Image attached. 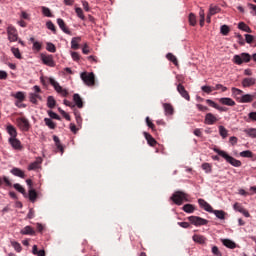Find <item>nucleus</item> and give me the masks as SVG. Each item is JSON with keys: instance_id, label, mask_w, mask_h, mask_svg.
<instances>
[{"instance_id": "44", "label": "nucleus", "mask_w": 256, "mask_h": 256, "mask_svg": "<svg viewBox=\"0 0 256 256\" xmlns=\"http://www.w3.org/2000/svg\"><path fill=\"white\" fill-rule=\"evenodd\" d=\"M53 141L55 142L57 149L63 153V145H61V140H59V137L53 136Z\"/></svg>"}, {"instance_id": "57", "label": "nucleus", "mask_w": 256, "mask_h": 256, "mask_svg": "<svg viewBox=\"0 0 256 256\" xmlns=\"http://www.w3.org/2000/svg\"><path fill=\"white\" fill-rule=\"evenodd\" d=\"M220 31H221L222 35H229V31H230L229 26H227V25L221 26Z\"/></svg>"}, {"instance_id": "5", "label": "nucleus", "mask_w": 256, "mask_h": 256, "mask_svg": "<svg viewBox=\"0 0 256 256\" xmlns=\"http://www.w3.org/2000/svg\"><path fill=\"white\" fill-rule=\"evenodd\" d=\"M48 81L50 85L54 87L55 91L59 93V95H62V97H67V95H69V92L67 91V89L61 87L59 82H57L55 79L49 78Z\"/></svg>"}, {"instance_id": "61", "label": "nucleus", "mask_w": 256, "mask_h": 256, "mask_svg": "<svg viewBox=\"0 0 256 256\" xmlns=\"http://www.w3.org/2000/svg\"><path fill=\"white\" fill-rule=\"evenodd\" d=\"M196 107L199 111H202L204 113L205 111H209V108L207 106H203L202 104H197Z\"/></svg>"}, {"instance_id": "62", "label": "nucleus", "mask_w": 256, "mask_h": 256, "mask_svg": "<svg viewBox=\"0 0 256 256\" xmlns=\"http://www.w3.org/2000/svg\"><path fill=\"white\" fill-rule=\"evenodd\" d=\"M71 57L73 61H79V59H81V55H79L77 52H72Z\"/></svg>"}, {"instance_id": "59", "label": "nucleus", "mask_w": 256, "mask_h": 256, "mask_svg": "<svg viewBox=\"0 0 256 256\" xmlns=\"http://www.w3.org/2000/svg\"><path fill=\"white\" fill-rule=\"evenodd\" d=\"M146 125H148V127L152 129V131H155V124H153L149 117H146Z\"/></svg>"}, {"instance_id": "28", "label": "nucleus", "mask_w": 256, "mask_h": 256, "mask_svg": "<svg viewBox=\"0 0 256 256\" xmlns=\"http://www.w3.org/2000/svg\"><path fill=\"white\" fill-rule=\"evenodd\" d=\"M79 43H81V37H74L71 40V49H74L75 51L79 49Z\"/></svg>"}, {"instance_id": "4", "label": "nucleus", "mask_w": 256, "mask_h": 256, "mask_svg": "<svg viewBox=\"0 0 256 256\" xmlns=\"http://www.w3.org/2000/svg\"><path fill=\"white\" fill-rule=\"evenodd\" d=\"M7 35L8 41L10 43H15V41H19V33L17 32V28L13 25H9L7 27Z\"/></svg>"}, {"instance_id": "42", "label": "nucleus", "mask_w": 256, "mask_h": 256, "mask_svg": "<svg viewBox=\"0 0 256 256\" xmlns=\"http://www.w3.org/2000/svg\"><path fill=\"white\" fill-rule=\"evenodd\" d=\"M29 199L32 203H35L37 200V191H35V189L29 190Z\"/></svg>"}, {"instance_id": "11", "label": "nucleus", "mask_w": 256, "mask_h": 256, "mask_svg": "<svg viewBox=\"0 0 256 256\" xmlns=\"http://www.w3.org/2000/svg\"><path fill=\"white\" fill-rule=\"evenodd\" d=\"M219 120L217 119V116L213 115V113H207L205 116L204 123L206 125H215L216 122Z\"/></svg>"}, {"instance_id": "26", "label": "nucleus", "mask_w": 256, "mask_h": 256, "mask_svg": "<svg viewBox=\"0 0 256 256\" xmlns=\"http://www.w3.org/2000/svg\"><path fill=\"white\" fill-rule=\"evenodd\" d=\"M165 115H173L175 113V109L173 108V105L169 103H164L163 104Z\"/></svg>"}, {"instance_id": "19", "label": "nucleus", "mask_w": 256, "mask_h": 256, "mask_svg": "<svg viewBox=\"0 0 256 256\" xmlns=\"http://www.w3.org/2000/svg\"><path fill=\"white\" fill-rule=\"evenodd\" d=\"M6 131L10 135V139L17 138V128H15V126L9 124L6 127Z\"/></svg>"}, {"instance_id": "3", "label": "nucleus", "mask_w": 256, "mask_h": 256, "mask_svg": "<svg viewBox=\"0 0 256 256\" xmlns=\"http://www.w3.org/2000/svg\"><path fill=\"white\" fill-rule=\"evenodd\" d=\"M80 77L88 87H93L95 85V74L93 72H82Z\"/></svg>"}, {"instance_id": "7", "label": "nucleus", "mask_w": 256, "mask_h": 256, "mask_svg": "<svg viewBox=\"0 0 256 256\" xmlns=\"http://www.w3.org/2000/svg\"><path fill=\"white\" fill-rule=\"evenodd\" d=\"M188 221H190V223L192 225H195V227H201V226L207 225V223H209V220H207L205 218H201L199 216H190V217H188Z\"/></svg>"}, {"instance_id": "9", "label": "nucleus", "mask_w": 256, "mask_h": 256, "mask_svg": "<svg viewBox=\"0 0 256 256\" xmlns=\"http://www.w3.org/2000/svg\"><path fill=\"white\" fill-rule=\"evenodd\" d=\"M177 91L179 95L183 97V99H186V101H191V96L189 95V92L185 89V86H183V84H177Z\"/></svg>"}, {"instance_id": "53", "label": "nucleus", "mask_w": 256, "mask_h": 256, "mask_svg": "<svg viewBox=\"0 0 256 256\" xmlns=\"http://www.w3.org/2000/svg\"><path fill=\"white\" fill-rule=\"evenodd\" d=\"M42 13L45 15V17H53V14H51V10L45 6L42 7Z\"/></svg>"}, {"instance_id": "17", "label": "nucleus", "mask_w": 256, "mask_h": 256, "mask_svg": "<svg viewBox=\"0 0 256 256\" xmlns=\"http://www.w3.org/2000/svg\"><path fill=\"white\" fill-rule=\"evenodd\" d=\"M41 163H43V159L37 158L36 161L28 165V171H35L36 169H39Z\"/></svg>"}, {"instance_id": "24", "label": "nucleus", "mask_w": 256, "mask_h": 256, "mask_svg": "<svg viewBox=\"0 0 256 256\" xmlns=\"http://www.w3.org/2000/svg\"><path fill=\"white\" fill-rule=\"evenodd\" d=\"M9 143L13 149H21V141L17 138H9Z\"/></svg>"}, {"instance_id": "32", "label": "nucleus", "mask_w": 256, "mask_h": 256, "mask_svg": "<svg viewBox=\"0 0 256 256\" xmlns=\"http://www.w3.org/2000/svg\"><path fill=\"white\" fill-rule=\"evenodd\" d=\"M238 29H240L241 31H245V33H253V30H251V28L244 22H240L238 24Z\"/></svg>"}, {"instance_id": "18", "label": "nucleus", "mask_w": 256, "mask_h": 256, "mask_svg": "<svg viewBox=\"0 0 256 256\" xmlns=\"http://www.w3.org/2000/svg\"><path fill=\"white\" fill-rule=\"evenodd\" d=\"M148 145H150V147H155L157 145V140H155V138H153V136L147 132L143 133Z\"/></svg>"}, {"instance_id": "34", "label": "nucleus", "mask_w": 256, "mask_h": 256, "mask_svg": "<svg viewBox=\"0 0 256 256\" xmlns=\"http://www.w3.org/2000/svg\"><path fill=\"white\" fill-rule=\"evenodd\" d=\"M210 213H213L218 219H225V211L223 210H213Z\"/></svg>"}, {"instance_id": "63", "label": "nucleus", "mask_w": 256, "mask_h": 256, "mask_svg": "<svg viewBox=\"0 0 256 256\" xmlns=\"http://www.w3.org/2000/svg\"><path fill=\"white\" fill-rule=\"evenodd\" d=\"M248 8L252 10L251 13L253 15H256V5L255 4L248 3Z\"/></svg>"}, {"instance_id": "52", "label": "nucleus", "mask_w": 256, "mask_h": 256, "mask_svg": "<svg viewBox=\"0 0 256 256\" xmlns=\"http://www.w3.org/2000/svg\"><path fill=\"white\" fill-rule=\"evenodd\" d=\"M201 90L204 93H207V95H209V94L213 93V86H202Z\"/></svg>"}, {"instance_id": "12", "label": "nucleus", "mask_w": 256, "mask_h": 256, "mask_svg": "<svg viewBox=\"0 0 256 256\" xmlns=\"http://www.w3.org/2000/svg\"><path fill=\"white\" fill-rule=\"evenodd\" d=\"M253 99H255V95L253 94H245L237 98L238 103H252Z\"/></svg>"}, {"instance_id": "56", "label": "nucleus", "mask_w": 256, "mask_h": 256, "mask_svg": "<svg viewBox=\"0 0 256 256\" xmlns=\"http://www.w3.org/2000/svg\"><path fill=\"white\" fill-rule=\"evenodd\" d=\"M244 37H245L246 43H248V44L253 43V41L255 40V37L251 34H245Z\"/></svg>"}, {"instance_id": "30", "label": "nucleus", "mask_w": 256, "mask_h": 256, "mask_svg": "<svg viewBox=\"0 0 256 256\" xmlns=\"http://www.w3.org/2000/svg\"><path fill=\"white\" fill-rule=\"evenodd\" d=\"M222 243L225 247H228V249H235V247H237V244L229 239H222Z\"/></svg>"}, {"instance_id": "41", "label": "nucleus", "mask_w": 256, "mask_h": 256, "mask_svg": "<svg viewBox=\"0 0 256 256\" xmlns=\"http://www.w3.org/2000/svg\"><path fill=\"white\" fill-rule=\"evenodd\" d=\"M11 52L14 55V57H16V59H23V56H21V51L19 50V48L12 47Z\"/></svg>"}, {"instance_id": "47", "label": "nucleus", "mask_w": 256, "mask_h": 256, "mask_svg": "<svg viewBox=\"0 0 256 256\" xmlns=\"http://www.w3.org/2000/svg\"><path fill=\"white\" fill-rule=\"evenodd\" d=\"M11 245L15 249V251H17V253H21L23 248L21 247V244L19 242L12 241Z\"/></svg>"}, {"instance_id": "14", "label": "nucleus", "mask_w": 256, "mask_h": 256, "mask_svg": "<svg viewBox=\"0 0 256 256\" xmlns=\"http://www.w3.org/2000/svg\"><path fill=\"white\" fill-rule=\"evenodd\" d=\"M58 26L63 31V33H66V35H71V30L67 28V24H65V21L61 18L57 19Z\"/></svg>"}, {"instance_id": "2", "label": "nucleus", "mask_w": 256, "mask_h": 256, "mask_svg": "<svg viewBox=\"0 0 256 256\" xmlns=\"http://www.w3.org/2000/svg\"><path fill=\"white\" fill-rule=\"evenodd\" d=\"M189 195L183 191H176L171 196V201L175 203V205H183V203L189 201Z\"/></svg>"}, {"instance_id": "39", "label": "nucleus", "mask_w": 256, "mask_h": 256, "mask_svg": "<svg viewBox=\"0 0 256 256\" xmlns=\"http://www.w3.org/2000/svg\"><path fill=\"white\" fill-rule=\"evenodd\" d=\"M217 13H221V9L219 8V6L210 5L209 14L210 15H217Z\"/></svg>"}, {"instance_id": "22", "label": "nucleus", "mask_w": 256, "mask_h": 256, "mask_svg": "<svg viewBox=\"0 0 256 256\" xmlns=\"http://www.w3.org/2000/svg\"><path fill=\"white\" fill-rule=\"evenodd\" d=\"M192 239L195 243H199V245H204L205 241H207V238H205V236L199 234H194Z\"/></svg>"}, {"instance_id": "8", "label": "nucleus", "mask_w": 256, "mask_h": 256, "mask_svg": "<svg viewBox=\"0 0 256 256\" xmlns=\"http://www.w3.org/2000/svg\"><path fill=\"white\" fill-rule=\"evenodd\" d=\"M17 123L21 131H29V129L31 128V124H29V120L25 117L18 118Z\"/></svg>"}, {"instance_id": "43", "label": "nucleus", "mask_w": 256, "mask_h": 256, "mask_svg": "<svg viewBox=\"0 0 256 256\" xmlns=\"http://www.w3.org/2000/svg\"><path fill=\"white\" fill-rule=\"evenodd\" d=\"M240 157H244L246 159H251L253 158V152H251L250 150H245L240 152Z\"/></svg>"}, {"instance_id": "35", "label": "nucleus", "mask_w": 256, "mask_h": 256, "mask_svg": "<svg viewBox=\"0 0 256 256\" xmlns=\"http://www.w3.org/2000/svg\"><path fill=\"white\" fill-rule=\"evenodd\" d=\"M188 21L192 27H195V25H197V16H195L194 13H190L188 17Z\"/></svg>"}, {"instance_id": "13", "label": "nucleus", "mask_w": 256, "mask_h": 256, "mask_svg": "<svg viewBox=\"0 0 256 256\" xmlns=\"http://www.w3.org/2000/svg\"><path fill=\"white\" fill-rule=\"evenodd\" d=\"M233 207L235 211L242 213L244 217H251V214H249V211H247L240 203L236 202Z\"/></svg>"}, {"instance_id": "27", "label": "nucleus", "mask_w": 256, "mask_h": 256, "mask_svg": "<svg viewBox=\"0 0 256 256\" xmlns=\"http://www.w3.org/2000/svg\"><path fill=\"white\" fill-rule=\"evenodd\" d=\"M231 91H232V97L235 98L236 101L237 99H241V95H243V90L233 87Z\"/></svg>"}, {"instance_id": "29", "label": "nucleus", "mask_w": 256, "mask_h": 256, "mask_svg": "<svg viewBox=\"0 0 256 256\" xmlns=\"http://www.w3.org/2000/svg\"><path fill=\"white\" fill-rule=\"evenodd\" d=\"M243 131L248 137H251V139H256V128H247Z\"/></svg>"}, {"instance_id": "25", "label": "nucleus", "mask_w": 256, "mask_h": 256, "mask_svg": "<svg viewBox=\"0 0 256 256\" xmlns=\"http://www.w3.org/2000/svg\"><path fill=\"white\" fill-rule=\"evenodd\" d=\"M21 235H35V229L31 226H26L20 231Z\"/></svg>"}, {"instance_id": "40", "label": "nucleus", "mask_w": 256, "mask_h": 256, "mask_svg": "<svg viewBox=\"0 0 256 256\" xmlns=\"http://www.w3.org/2000/svg\"><path fill=\"white\" fill-rule=\"evenodd\" d=\"M219 133L222 136V139H227V136L229 135V131L225 129L224 126H219Z\"/></svg>"}, {"instance_id": "10", "label": "nucleus", "mask_w": 256, "mask_h": 256, "mask_svg": "<svg viewBox=\"0 0 256 256\" xmlns=\"http://www.w3.org/2000/svg\"><path fill=\"white\" fill-rule=\"evenodd\" d=\"M42 63L48 67H55V60H53V55H42Z\"/></svg>"}, {"instance_id": "6", "label": "nucleus", "mask_w": 256, "mask_h": 256, "mask_svg": "<svg viewBox=\"0 0 256 256\" xmlns=\"http://www.w3.org/2000/svg\"><path fill=\"white\" fill-rule=\"evenodd\" d=\"M249 61H251V55L249 53H241L233 57V62L236 65H243V63H249Z\"/></svg>"}, {"instance_id": "58", "label": "nucleus", "mask_w": 256, "mask_h": 256, "mask_svg": "<svg viewBox=\"0 0 256 256\" xmlns=\"http://www.w3.org/2000/svg\"><path fill=\"white\" fill-rule=\"evenodd\" d=\"M42 47H43V44H41V42L36 41L33 43V49L35 51H41Z\"/></svg>"}, {"instance_id": "64", "label": "nucleus", "mask_w": 256, "mask_h": 256, "mask_svg": "<svg viewBox=\"0 0 256 256\" xmlns=\"http://www.w3.org/2000/svg\"><path fill=\"white\" fill-rule=\"evenodd\" d=\"M248 117L251 119V121H256V112H250Z\"/></svg>"}, {"instance_id": "51", "label": "nucleus", "mask_w": 256, "mask_h": 256, "mask_svg": "<svg viewBox=\"0 0 256 256\" xmlns=\"http://www.w3.org/2000/svg\"><path fill=\"white\" fill-rule=\"evenodd\" d=\"M14 189H16V191H18L19 193H22V195H25V188H23V186H21V184L16 183L13 185Z\"/></svg>"}, {"instance_id": "36", "label": "nucleus", "mask_w": 256, "mask_h": 256, "mask_svg": "<svg viewBox=\"0 0 256 256\" xmlns=\"http://www.w3.org/2000/svg\"><path fill=\"white\" fill-rule=\"evenodd\" d=\"M166 59H168V61H171L176 66L179 65V62L177 61V57L173 55V53H168L166 55Z\"/></svg>"}, {"instance_id": "38", "label": "nucleus", "mask_w": 256, "mask_h": 256, "mask_svg": "<svg viewBox=\"0 0 256 256\" xmlns=\"http://www.w3.org/2000/svg\"><path fill=\"white\" fill-rule=\"evenodd\" d=\"M183 211L185 212V213H194V211H195V206H193L192 204H186V205H184L183 206Z\"/></svg>"}, {"instance_id": "49", "label": "nucleus", "mask_w": 256, "mask_h": 256, "mask_svg": "<svg viewBox=\"0 0 256 256\" xmlns=\"http://www.w3.org/2000/svg\"><path fill=\"white\" fill-rule=\"evenodd\" d=\"M48 115L50 119H56L57 121H61V116L51 110L48 111Z\"/></svg>"}, {"instance_id": "20", "label": "nucleus", "mask_w": 256, "mask_h": 256, "mask_svg": "<svg viewBox=\"0 0 256 256\" xmlns=\"http://www.w3.org/2000/svg\"><path fill=\"white\" fill-rule=\"evenodd\" d=\"M73 101L75 103L74 105H76V107H78V109H83V98H81V95L74 94Z\"/></svg>"}, {"instance_id": "15", "label": "nucleus", "mask_w": 256, "mask_h": 256, "mask_svg": "<svg viewBox=\"0 0 256 256\" xmlns=\"http://www.w3.org/2000/svg\"><path fill=\"white\" fill-rule=\"evenodd\" d=\"M198 203L200 207L204 209V211H207L208 213H211V211H213V207L210 206V204H208L207 201H205L204 199H198Z\"/></svg>"}, {"instance_id": "46", "label": "nucleus", "mask_w": 256, "mask_h": 256, "mask_svg": "<svg viewBox=\"0 0 256 256\" xmlns=\"http://www.w3.org/2000/svg\"><path fill=\"white\" fill-rule=\"evenodd\" d=\"M75 13L77 17H79V19H81L82 21H85V14H83V9L77 7L75 8Z\"/></svg>"}, {"instance_id": "21", "label": "nucleus", "mask_w": 256, "mask_h": 256, "mask_svg": "<svg viewBox=\"0 0 256 256\" xmlns=\"http://www.w3.org/2000/svg\"><path fill=\"white\" fill-rule=\"evenodd\" d=\"M256 79L255 78H244L242 80V87H253L255 85Z\"/></svg>"}, {"instance_id": "1", "label": "nucleus", "mask_w": 256, "mask_h": 256, "mask_svg": "<svg viewBox=\"0 0 256 256\" xmlns=\"http://www.w3.org/2000/svg\"><path fill=\"white\" fill-rule=\"evenodd\" d=\"M213 151L217 153L220 157H223V159H225L227 163L232 165V167H241V161L235 159L233 156H230L229 154H227V152L219 150L218 148H214Z\"/></svg>"}, {"instance_id": "60", "label": "nucleus", "mask_w": 256, "mask_h": 256, "mask_svg": "<svg viewBox=\"0 0 256 256\" xmlns=\"http://www.w3.org/2000/svg\"><path fill=\"white\" fill-rule=\"evenodd\" d=\"M212 253H213V255L221 256V251H219V247H217V246L212 247Z\"/></svg>"}, {"instance_id": "37", "label": "nucleus", "mask_w": 256, "mask_h": 256, "mask_svg": "<svg viewBox=\"0 0 256 256\" xmlns=\"http://www.w3.org/2000/svg\"><path fill=\"white\" fill-rule=\"evenodd\" d=\"M29 99H30L31 103H33L34 105H37V103H38L37 99H41V97L39 96V94L30 93L29 94Z\"/></svg>"}, {"instance_id": "55", "label": "nucleus", "mask_w": 256, "mask_h": 256, "mask_svg": "<svg viewBox=\"0 0 256 256\" xmlns=\"http://www.w3.org/2000/svg\"><path fill=\"white\" fill-rule=\"evenodd\" d=\"M15 98L18 99V101L23 102L25 101V94L23 92H17Z\"/></svg>"}, {"instance_id": "33", "label": "nucleus", "mask_w": 256, "mask_h": 256, "mask_svg": "<svg viewBox=\"0 0 256 256\" xmlns=\"http://www.w3.org/2000/svg\"><path fill=\"white\" fill-rule=\"evenodd\" d=\"M44 123L49 129H55L57 124L51 120V118H44Z\"/></svg>"}, {"instance_id": "31", "label": "nucleus", "mask_w": 256, "mask_h": 256, "mask_svg": "<svg viewBox=\"0 0 256 256\" xmlns=\"http://www.w3.org/2000/svg\"><path fill=\"white\" fill-rule=\"evenodd\" d=\"M55 105H57V101L53 96H48L47 98V107L49 109H55Z\"/></svg>"}, {"instance_id": "16", "label": "nucleus", "mask_w": 256, "mask_h": 256, "mask_svg": "<svg viewBox=\"0 0 256 256\" xmlns=\"http://www.w3.org/2000/svg\"><path fill=\"white\" fill-rule=\"evenodd\" d=\"M219 103H221V105H227L228 107H235L236 105L235 100L228 97L220 98Z\"/></svg>"}, {"instance_id": "50", "label": "nucleus", "mask_w": 256, "mask_h": 256, "mask_svg": "<svg viewBox=\"0 0 256 256\" xmlns=\"http://www.w3.org/2000/svg\"><path fill=\"white\" fill-rule=\"evenodd\" d=\"M213 91H219L221 89L222 93L227 91V87L223 86V84H216L215 87L212 86Z\"/></svg>"}, {"instance_id": "48", "label": "nucleus", "mask_w": 256, "mask_h": 256, "mask_svg": "<svg viewBox=\"0 0 256 256\" xmlns=\"http://www.w3.org/2000/svg\"><path fill=\"white\" fill-rule=\"evenodd\" d=\"M46 27L47 29H49L50 31H52L54 34L57 33V28L55 27V24H53L52 21H48L46 23Z\"/></svg>"}, {"instance_id": "23", "label": "nucleus", "mask_w": 256, "mask_h": 256, "mask_svg": "<svg viewBox=\"0 0 256 256\" xmlns=\"http://www.w3.org/2000/svg\"><path fill=\"white\" fill-rule=\"evenodd\" d=\"M10 172L15 177H20V179H25V172L19 168H13Z\"/></svg>"}, {"instance_id": "45", "label": "nucleus", "mask_w": 256, "mask_h": 256, "mask_svg": "<svg viewBox=\"0 0 256 256\" xmlns=\"http://www.w3.org/2000/svg\"><path fill=\"white\" fill-rule=\"evenodd\" d=\"M46 49L49 51V53H55L57 51V47H55V44L51 42L46 43Z\"/></svg>"}, {"instance_id": "54", "label": "nucleus", "mask_w": 256, "mask_h": 256, "mask_svg": "<svg viewBox=\"0 0 256 256\" xmlns=\"http://www.w3.org/2000/svg\"><path fill=\"white\" fill-rule=\"evenodd\" d=\"M202 169H203L204 171H206V173H211V171H212L211 164H209V163H203V164H202Z\"/></svg>"}]
</instances>
